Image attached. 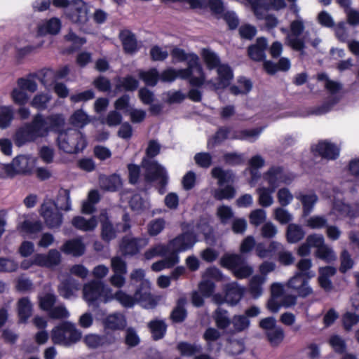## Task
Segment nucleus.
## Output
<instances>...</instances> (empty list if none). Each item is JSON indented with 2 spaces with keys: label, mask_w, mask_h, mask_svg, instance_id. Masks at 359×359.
<instances>
[{
  "label": "nucleus",
  "mask_w": 359,
  "mask_h": 359,
  "mask_svg": "<svg viewBox=\"0 0 359 359\" xmlns=\"http://www.w3.org/2000/svg\"><path fill=\"white\" fill-rule=\"evenodd\" d=\"M161 145L154 140L148 142L146 149V157L142 160V166L145 169V181L153 182L158 180V192L163 194L165 192L166 186L168 183V176L165 169L157 161H152L151 158L156 157L160 154Z\"/></svg>",
  "instance_id": "nucleus-1"
},
{
  "label": "nucleus",
  "mask_w": 359,
  "mask_h": 359,
  "mask_svg": "<svg viewBox=\"0 0 359 359\" xmlns=\"http://www.w3.org/2000/svg\"><path fill=\"white\" fill-rule=\"evenodd\" d=\"M70 209V191L62 189L57 196L56 201H49L41 204L40 213L45 220V224H62L63 215L60 210L68 211Z\"/></svg>",
  "instance_id": "nucleus-2"
},
{
  "label": "nucleus",
  "mask_w": 359,
  "mask_h": 359,
  "mask_svg": "<svg viewBox=\"0 0 359 359\" xmlns=\"http://www.w3.org/2000/svg\"><path fill=\"white\" fill-rule=\"evenodd\" d=\"M83 298L89 306L98 307L112 301V289L101 280H93L84 284Z\"/></svg>",
  "instance_id": "nucleus-3"
},
{
  "label": "nucleus",
  "mask_w": 359,
  "mask_h": 359,
  "mask_svg": "<svg viewBox=\"0 0 359 359\" xmlns=\"http://www.w3.org/2000/svg\"><path fill=\"white\" fill-rule=\"evenodd\" d=\"M82 333L75 324L65 321L54 327L50 332V338L54 344L70 347L81 339Z\"/></svg>",
  "instance_id": "nucleus-4"
},
{
  "label": "nucleus",
  "mask_w": 359,
  "mask_h": 359,
  "mask_svg": "<svg viewBox=\"0 0 359 359\" xmlns=\"http://www.w3.org/2000/svg\"><path fill=\"white\" fill-rule=\"evenodd\" d=\"M58 148L67 154H78L87 146L85 135L79 130L69 128L57 137Z\"/></svg>",
  "instance_id": "nucleus-5"
},
{
  "label": "nucleus",
  "mask_w": 359,
  "mask_h": 359,
  "mask_svg": "<svg viewBox=\"0 0 359 359\" xmlns=\"http://www.w3.org/2000/svg\"><path fill=\"white\" fill-rule=\"evenodd\" d=\"M222 265L231 270L234 276L238 279L250 277L253 273V269L247 264L240 255H226L221 259Z\"/></svg>",
  "instance_id": "nucleus-6"
},
{
  "label": "nucleus",
  "mask_w": 359,
  "mask_h": 359,
  "mask_svg": "<svg viewBox=\"0 0 359 359\" xmlns=\"http://www.w3.org/2000/svg\"><path fill=\"white\" fill-rule=\"evenodd\" d=\"M88 8L83 0H72L70 6L67 9L66 16L73 23L85 25L88 20Z\"/></svg>",
  "instance_id": "nucleus-7"
},
{
  "label": "nucleus",
  "mask_w": 359,
  "mask_h": 359,
  "mask_svg": "<svg viewBox=\"0 0 359 359\" xmlns=\"http://www.w3.org/2000/svg\"><path fill=\"white\" fill-rule=\"evenodd\" d=\"M311 151L314 156H320L326 160H336L339 156L340 149L336 144L323 140L311 145Z\"/></svg>",
  "instance_id": "nucleus-8"
},
{
  "label": "nucleus",
  "mask_w": 359,
  "mask_h": 359,
  "mask_svg": "<svg viewBox=\"0 0 359 359\" xmlns=\"http://www.w3.org/2000/svg\"><path fill=\"white\" fill-rule=\"evenodd\" d=\"M264 180L267 182L269 187L272 189V191L276 189L280 186V184H289L291 179L285 173L283 166L272 165L269 170L263 174Z\"/></svg>",
  "instance_id": "nucleus-9"
},
{
  "label": "nucleus",
  "mask_w": 359,
  "mask_h": 359,
  "mask_svg": "<svg viewBox=\"0 0 359 359\" xmlns=\"http://www.w3.org/2000/svg\"><path fill=\"white\" fill-rule=\"evenodd\" d=\"M196 241V233L192 231H186L170 241L168 244L170 251H175L179 253L191 248Z\"/></svg>",
  "instance_id": "nucleus-10"
},
{
  "label": "nucleus",
  "mask_w": 359,
  "mask_h": 359,
  "mask_svg": "<svg viewBox=\"0 0 359 359\" xmlns=\"http://www.w3.org/2000/svg\"><path fill=\"white\" fill-rule=\"evenodd\" d=\"M302 273H296L287 282V287L296 291L301 297H306L313 293L309 280Z\"/></svg>",
  "instance_id": "nucleus-11"
},
{
  "label": "nucleus",
  "mask_w": 359,
  "mask_h": 359,
  "mask_svg": "<svg viewBox=\"0 0 359 359\" xmlns=\"http://www.w3.org/2000/svg\"><path fill=\"white\" fill-rule=\"evenodd\" d=\"M148 243L149 238H147L124 237L121 244V250L124 255H135L139 253Z\"/></svg>",
  "instance_id": "nucleus-12"
},
{
  "label": "nucleus",
  "mask_w": 359,
  "mask_h": 359,
  "mask_svg": "<svg viewBox=\"0 0 359 359\" xmlns=\"http://www.w3.org/2000/svg\"><path fill=\"white\" fill-rule=\"evenodd\" d=\"M116 341V337L109 333L103 335L95 334H87L84 338V342L90 348H97L114 344Z\"/></svg>",
  "instance_id": "nucleus-13"
},
{
  "label": "nucleus",
  "mask_w": 359,
  "mask_h": 359,
  "mask_svg": "<svg viewBox=\"0 0 359 359\" xmlns=\"http://www.w3.org/2000/svg\"><path fill=\"white\" fill-rule=\"evenodd\" d=\"M268 43L265 37H258L255 44H252L248 48V55L249 57L255 62L264 61L266 59L265 51L267 49Z\"/></svg>",
  "instance_id": "nucleus-14"
},
{
  "label": "nucleus",
  "mask_w": 359,
  "mask_h": 359,
  "mask_svg": "<svg viewBox=\"0 0 359 359\" xmlns=\"http://www.w3.org/2000/svg\"><path fill=\"white\" fill-rule=\"evenodd\" d=\"M26 124L37 140L48 134L45 117L39 113L34 115L31 122Z\"/></svg>",
  "instance_id": "nucleus-15"
},
{
  "label": "nucleus",
  "mask_w": 359,
  "mask_h": 359,
  "mask_svg": "<svg viewBox=\"0 0 359 359\" xmlns=\"http://www.w3.org/2000/svg\"><path fill=\"white\" fill-rule=\"evenodd\" d=\"M80 289V283L69 276L62 280L58 286V292L65 299H71L76 296V292Z\"/></svg>",
  "instance_id": "nucleus-16"
},
{
  "label": "nucleus",
  "mask_w": 359,
  "mask_h": 359,
  "mask_svg": "<svg viewBox=\"0 0 359 359\" xmlns=\"http://www.w3.org/2000/svg\"><path fill=\"white\" fill-rule=\"evenodd\" d=\"M224 300L231 306L237 304L241 299L243 290L236 282L227 283L224 285Z\"/></svg>",
  "instance_id": "nucleus-17"
},
{
  "label": "nucleus",
  "mask_w": 359,
  "mask_h": 359,
  "mask_svg": "<svg viewBox=\"0 0 359 359\" xmlns=\"http://www.w3.org/2000/svg\"><path fill=\"white\" fill-rule=\"evenodd\" d=\"M36 140L26 123L18 128L13 135L15 144L19 147Z\"/></svg>",
  "instance_id": "nucleus-18"
},
{
  "label": "nucleus",
  "mask_w": 359,
  "mask_h": 359,
  "mask_svg": "<svg viewBox=\"0 0 359 359\" xmlns=\"http://www.w3.org/2000/svg\"><path fill=\"white\" fill-rule=\"evenodd\" d=\"M86 247L80 238L66 241L61 247V250L66 255L80 257L84 254Z\"/></svg>",
  "instance_id": "nucleus-19"
},
{
  "label": "nucleus",
  "mask_w": 359,
  "mask_h": 359,
  "mask_svg": "<svg viewBox=\"0 0 359 359\" xmlns=\"http://www.w3.org/2000/svg\"><path fill=\"white\" fill-rule=\"evenodd\" d=\"M139 81L132 75H126L124 77H117L116 90L121 92H134L139 87Z\"/></svg>",
  "instance_id": "nucleus-20"
},
{
  "label": "nucleus",
  "mask_w": 359,
  "mask_h": 359,
  "mask_svg": "<svg viewBox=\"0 0 359 359\" xmlns=\"http://www.w3.org/2000/svg\"><path fill=\"white\" fill-rule=\"evenodd\" d=\"M104 328L111 330H121L126 326V319L124 315L115 313L109 315L104 320Z\"/></svg>",
  "instance_id": "nucleus-21"
},
{
  "label": "nucleus",
  "mask_w": 359,
  "mask_h": 359,
  "mask_svg": "<svg viewBox=\"0 0 359 359\" xmlns=\"http://www.w3.org/2000/svg\"><path fill=\"white\" fill-rule=\"evenodd\" d=\"M218 82L217 88H226L233 79V74L231 68L227 64H220L217 67Z\"/></svg>",
  "instance_id": "nucleus-22"
},
{
  "label": "nucleus",
  "mask_w": 359,
  "mask_h": 359,
  "mask_svg": "<svg viewBox=\"0 0 359 359\" xmlns=\"http://www.w3.org/2000/svg\"><path fill=\"white\" fill-rule=\"evenodd\" d=\"M61 29V22L57 18H51L45 23L38 26V34L46 36L47 34L56 35Z\"/></svg>",
  "instance_id": "nucleus-23"
},
{
  "label": "nucleus",
  "mask_w": 359,
  "mask_h": 359,
  "mask_svg": "<svg viewBox=\"0 0 359 359\" xmlns=\"http://www.w3.org/2000/svg\"><path fill=\"white\" fill-rule=\"evenodd\" d=\"M48 133L54 132L57 133L64 132V126L65 125V119L62 114H51L45 118Z\"/></svg>",
  "instance_id": "nucleus-24"
},
{
  "label": "nucleus",
  "mask_w": 359,
  "mask_h": 359,
  "mask_svg": "<svg viewBox=\"0 0 359 359\" xmlns=\"http://www.w3.org/2000/svg\"><path fill=\"white\" fill-rule=\"evenodd\" d=\"M194 72L189 68L180 69L177 70V77L188 81L189 85L192 87L200 88L205 81L203 76H194Z\"/></svg>",
  "instance_id": "nucleus-25"
},
{
  "label": "nucleus",
  "mask_w": 359,
  "mask_h": 359,
  "mask_svg": "<svg viewBox=\"0 0 359 359\" xmlns=\"http://www.w3.org/2000/svg\"><path fill=\"white\" fill-rule=\"evenodd\" d=\"M112 224L109 220L108 213L106 210H102L97 217L93 216V218L87 221L83 217H74L71 224Z\"/></svg>",
  "instance_id": "nucleus-26"
},
{
  "label": "nucleus",
  "mask_w": 359,
  "mask_h": 359,
  "mask_svg": "<svg viewBox=\"0 0 359 359\" xmlns=\"http://www.w3.org/2000/svg\"><path fill=\"white\" fill-rule=\"evenodd\" d=\"M17 307L19 321L22 323H26L32 314V302L28 297H22L18 301Z\"/></svg>",
  "instance_id": "nucleus-27"
},
{
  "label": "nucleus",
  "mask_w": 359,
  "mask_h": 359,
  "mask_svg": "<svg viewBox=\"0 0 359 359\" xmlns=\"http://www.w3.org/2000/svg\"><path fill=\"white\" fill-rule=\"evenodd\" d=\"M211 174L213 178L217 180V184L219 187L225 184L233 182L235 175L231 170H224L221 167H215L212 169Z\"/></svg>",
  "instance_id": "nucleus-28"
},
{
  "label": "nucleus",
  "mask_w": 359,
  "mask_h": 359,
  "mask_svg": "<svg viewBox=\"0 0 359 359\" xmlns=\"http://www.w3.org/2000/svg\"><path fill=\"white\" fill-rule=\"evenodd\" d=\"M148 327L151 333L154 340L161 339L165 335L167 331V325L164 320H153L148 323Z\"/></svg>",
  "instance_id": "nucleus-29"
},
{
  "label": "nucleus",
  "mask_w": 359,
  "mask_h": 359,
  "mask_svg": "<svg viewBox=\"0 0 359 359\" xmlns=\"http://www.w3.org/2000/svg\"><path fill=\"white\" fill-rule=\"evenodd\" d=\"M187 300L185 298H180L175 307L170 313V320L175 323H182L187 316V311L185 309Z\"/></svg>",
  "instance_id": "nucleus-30"
},
{
  "label": "nucleus",
  "mask_w": 359,
  "mask_h": 359,
  "mask_svg": "<svg viewBox=\"0 0 359 359\" xmlns=\"http://www.w3.org/2000/svg\"><path fill=\"white\" fill-rule=\"evenodd\" d=\"M263 129V127H259L253 129L235 130L230 138L239 140H250V138H254L253 140H251V142H254L262 133Z\"/></svg>",
  "instance_id": "nucleus-31"
},
{
  "label": "nucleus",
  "mask_w": 359,
  "mask_h": 359,
  "mask_svg": "<svg viewBox=\"0 0 359 359\" xmlns=\"http://www.w3.org/2000/svg\"><path fill=\"white\" fill-rule=\"evenodd\" d=\"M38 300L39 308L48 313L54 307L57 297L53 292H44L39 294Z\"/></svg>",
  "instance_id": "nucleus-32"
},
{
  "label": "nucleus",
  "mask_w": 359,
  "mask_h": 359,
  "mask_svg": "<svg viewBox=\"0 0 359 359\" xmlns=\"http://www.w3.org/2000/svg\"><path fill=\"white\" fill-rule=\"evenodd\" d=\"M213 318L216 326L219 330H224L232 323V319H230L228 311L219 307L214 312Z\"/></svg>",
  "instance_id": "nucleus-33"
},
{
  "label": "nucleus",
  "mask_w": 359,
  "mask_h": 359,
  "mask_svg": "<svg viewBox=\"0 0 359 359\" xmlns=\"http://www.w3.org/2000/svg\"><path fill=\"white\" fill-rule=\"evenodd\" d=\"M177 350L182 356H193L202 352L203 348L201 344H191L185 341L178 343Z\"/></svg>",
  "instance_id": "nucleus-34"
},
{
  "label": "nucleus",
  "mask_w": 359,
  "mask_h": 359,
  "mask_svg": "<svg viewBox=\"0 0 359 359\" xmlns=\"http://www.w3.org/2000/svg\"><path fill=\"white\" fill-rule=\"evenodd\" d=\"M20 174H29L32 171L33 163L27 155H18L13 159Z\"/></svg>",
  "instance_id": "nucleus-35"
},
{
  "label": "nucleus",
  "mask_w": 359,
  "mask_h": 359,
  "mask_svg": "<svg viewBox=\"0 0 359 359\" xmlns=\"http://www.w3.org/2000/svg\"><path fill=\"white\" fill-rule=\"evenodd\" d=\"M14 119V111L12 106L0 105V128L6 129Z\"/></svg>",
  "instance_id": "nucleus-36"
},
{
  "label": "nucleus",
  "mask_w": 359,
  "mask_h": 359,
  "mask_svg": "<svg viewBox=\"0 0 359 359\" xmlns=\"http://www.w3.org/2000/svg\"><path fill=\"white\" fill-rule=\"evenodd\" d=\"M266 278L259 275L254 276L250 280L249 292L254 298H258L263 292L262 285Z\"/></svg>",
  "instance_id": "nucleus-37"
},
{
  "label": "nucleus",
  "mask_w": 359,
  "mask_h": 359,
  "mask_svg": "<svg viewBox=\"0 0 359 359\" xmlns=\"http://www.w3.org/2000/svg\"><path fill=\"white\" fill-rule=\"evenodd\" d=\"M138 75L140 79H142L147 86L151 87L155 86L160 79V75L156 68H151L147 71L140 70Z\"/></svg>",
  "instance_id": "nucleus-38"
},
{
  "label": "nucleus",
  "mask_w": 359,
  "mask_h": 359,
  "mask_svg": "<svg viewBox=\"0 0 359 359\" xmlns=\"http://www.w3.org/2000/svg\"><path fill=\"white\" fill-rule=\"evenodd\" d=\"M201 56L208 69H215L221 64L218 55L209 48H203Z\"/></svg>",
  "instance_id": "nucleus-39"
},
{
  "label": "nucleus",
  "mask_w": 359,
  "mask_h": 359,
  "mask_svg": "<svg viewBox=\"0 0 359 359\" xmlns=\"http://www.w3.org/2000/svg\"><path fill=\"white\" fill-rule=\"evenodd\" d=\"M170 251L168 244L165 245H156L155 246L147 250L144 257L145 259L150 260L156 257H165Z\"/></svg>",
  "instance_id": "nucleus-40"
},
{
  "label": "nucleus",
  "mask_w": 359,
  "mask_h": 359,
  "mask_svg": "<svg viewBox=\"0 0 359 359\" xmlns=\"http://www.w3.org/2000/svg\"><path fill=\"white\" fill-rule=\"evenodd\" d=\"M265 334L270 344L274 347L279 346L285 338L284 330L280 326L266 332Z\"/></svg>",
  "instance_id": "nucleus-41"
},
{
  "label": "nucleus",
  "mask_w": 359,
  "mask_h": 359,
  "mask_svg": "<svg viewBox=\"0 0 359 359\" xmlns=\"http://www.w3.org/2000/svg\"><path fill=\"white\" fill-rule=\"evenodd\" d=\"M280 247V243L272 241L269 248H266L264 244L259 243L255 246L256 254L262 259L271 257L273 252L277 251Z\"/></svg>",
  "instance_id": "nucleus-42"
},
{
  "label": "nucleus",
  "mask_w": 359,
  "mask_h": 359,
  "mask_svg": "<svg viewBox=\"0 0 359 359\" xmlns=\"http://www.w3.org/2000/svg\"><path fill=\"white\" fill-rule=\"evenodd\" d=\"M123 50L126 53L133 54L137 51V41L134 34L129 32L121 39Z\"/></svg>",
  "instance_id": "nucleus-43"
},
{
  "label": "nucleus",
  "mask_w": 359,
  "mask_h": 359,
  "mask_svg": "<svg viewBox=\"0 0 359 359\" xmlns=\"http://www.w3.org/2000/svg\"><path fill=\"white\" fill-rule=\"evenodd\" d=\"M302 203L303 215L308 216L313 210L315 203L318 201V196L315 194H302L297 197Z\"/></svg>",
  "instance_id": "nucleus-44"
},
{
  "label": "nucleus",
  "mask_w": 359,
  "mask_h": 359,
  "mask_svg": "<svg viewBox=\"0 0 359 359\" xmlns=\"http://www.w3.org/2000/svg\"><path fill=\"white\" fill-rule=\"evenodd\" d=\"M236 189L231 184H227L224 187H219L215 190L214 198L219 201L230 200L236 196Z\"/></svg>",
  "instance_id": "nucleus-45"
},
{
  "label": "nucleus",
  "mask_w": 359,
  "mask_h": 359,
  "mask_svg": "<svg viewBox=\"0 0 359 359\" xmlns=\"http://www.w3.org/2000/svg\"><path fill=\"white\" fill-rule=\"evenodd\" d=\"M29 76L37 79L43 86L50 85L55 80L54 71L51 69H43L38 72L29 74Z\"/></svg>",
  "instance_id": "nucleus-46"
},
{
  "label": "nucleus",
  "mask_w": 359,
  "mask_h": 359,
  "mask_svg": "<svg viewBox=\"0 0 359 359\" xmlns=\"http://www.w3.org/2000/svg\"><path fill=\"white\" fill-rule=\"evenodd\" d=\"M275 191H272L270 187H260L257 189L259 194V204L264 208L270 206L273 203V197L271 194Z\"/></svg>",
  "instance_id": "nucleus-47"
},
{
  "label": "nucleus",
  "mask_w": 359,
  "mask_h": 359,
  "mask_svg": "<svg viewBox=\"0 0 359 359\" xmlns=\"http://www.w3.org/2000/svg\"><path fill=\"white\" fill-rule=\"evenodd\" d=\"M114 299L125 308H132L135 304V299L122 290H118L114 294L112 293V300Z\"/></svg>",
  "instance_id": "nucleus-48"
},
{
  "label": "nucleus",
  "mask_w": 359,
  "mask_h": 359,
  "mask_svg": "<svg viewBox=\"0 0 359 359\" xmlns=\"http://www.w3.org/2000/svg\"><path fill=\"white\" fill-rule=\"evenodd\" d=\"M305 235V231L302 226H287V240L289 243H294L302 240Z\"/></svg>",
  "instance_id": "nucleus-49"
},
{
  "label": "nucleus",
  "mask_w": 359,
  "mask_h": 359,
  "mask_svg": "<svg viewBox=\"0 0 359 359\" xmlns=\"http://www.w3.org/2000/svg\"><path fill=\"white\" fill-rule=\"evenodd\" d=\"M316 256L327 263H330L337 259V255L332 248L325 244L321 246L320 248L316 250Z\"/></svg>",
  "instance_id": "nucleus-50"
},
{
  "label": "nucleus",
  "mask_w": 359,
  "mask_h": 359,
  "mask_svg": "<svg viewBox=\"0 0 359 359\" xmlns=\"http://www.w3.org/2000/svg\"><path fill=\"white\" fill-rule=\"evenodd\" d=\"M71 123L76 127H83L89 122L88 114L83 109L76 110L70 116Z\"/></svg>",
  "instance_id": "nucleus-51"
},
{
  "label": "nucleus",
  "mask_w": 359,
  "mask_h": 359,
  "mask_svg": "<svg viewBox=\"0 0 359 359\" xmlns=\"http://www.w3.org/2000/svg\"><path fill=\"white\" fill-rule=\"evenodd\" d=\"M232 324L236 332H241L250 327V321L244 315H235L232 318Z\"/></svg>",
  "instance_id": "nucleus-52"
},
{
  "label": "nucleus",
  "mask_w": 359,
  "mask_h": 359,
  "mask_svg": "<svg viewBox=\"0 0 359 359\" xmlns=\"http://www.w3.org/2000/svg\"><path fill=\"white\" fill-rule=\"evenodd\" d=\"M186 61L187 62V68H189L193 72L196 71L199 76H203L205 78V74L199 62V57L196 53H189V58Z\"/></svg>",
  "instance_id": "nucleus-53"
},
{
  "label": "nucleus",
  "mask_w": 359,
  "mask_h": 359,
  "mask_svg": "<svg viewBox=\"0 0 359 359\" xmlns=\"http://www.w3.org/2000/svg\"><path fill=\"white\" fill-rule=\"evenodd\" d=\"M93 86L99 92L108 93L111 90L110 80L106 76L100 75L93 81Z\"/></svg>",
  "instance_id": "nucleus-54"
},
{
  "label": "nucleus",
  "mask_w": 359,
  "mask_h": 359,
  "mask_svg": "<svg viewBox=\"0 0 359 359\" xmlns=\"http://www.w3.org/2000/svg\"><path fill=\"white\" fill-rule=\"evenodd\" d=\"M223 161L228 165H240L244 163L243 154L236 152H226L223 155Z\"/></svg>",
  "instance_id": "nucleus-55"
},
{
  "label": "nucleus",
  "mask_w": 359,
  "mask_h": 359,
  "mask_svg": "<svg viewBox=\"0 0 359 359\" xmlns=\"http://www.w3.org/2000/svg\"><path fill=\"white\" fill-rule=\"evenodd\" d=\"M11 97L13 103L19 106H25L29 101L27 93L17 88L13 89L11 93Z\"/></svg>",
  "instance_id": "nucleus-56"
},
{
  "label": "nucleus",
  "mask_w": 359,
  "mask_h": 359,
  "mask_svg": "<svg viewBox=\"0 0 359 359\" xmlns=\"http://www.w3.org/2000/svg\"><path fill=\"white\" fill-rule=\"evenodd\" d=\"M297 267L299 270L297 273H302V275L306 276L307 278L314 277L315 273L311 271L312 262L310 259H300L297 264Z\"/></svg>",
  "instance_id": "nucleus-57"
},
{
  "label": "nucleus",
  "mask_w": 359,
  "mask_h": 359,
  "mask_svg": "<svg viewBox=\"0 0 359 359\" xmlns=\"http://www.w3.org/2000/svg\"><path fill=\"white\" fill-rule=\"evenodd\" d=\"M341 264L339 266V271L342 273H345L348 270L351 269L354 265V261L351 258L350 253L346 250H344L340 255Z\"/></svg>",
  "instance_id": "nucleus-58"
},
{
  "label": "nucleus",
  "mask_w": 359,
  "mask_h": 359,
  "mask_svg": "<svg viewBox=\"0 0 359 359\" xmlns=\"http://www.w3.org/2000/svg\"><path fill=\"white\" fill-rule=\"evenodd\" d=\"M339 101V98L337 97H332L328 99L327 101L323 103L320 106H318L314 108L313 113L316 115H321L327 113L331 109L337 104Z\"/></svg>",
  "instance_id": "nucleus-59"
},
{
  "label": "nucleus",
  "mask_w": 359,
  "mask_h": 359,
  "mask_svg": "<svg viewBox=\"0 0 359 359\" xmlns=\"http://www.w3.org/2000/svg\"><path fill=\"white\" fill-rule=\"evenodd\" d=\"M221 335L220 332L216 328L208 327L205 330L203 337L207 343L208 350H212V343L219 339Z\"/></svg>",
  "instance_id": "nucleus-60"
},
{
  "label": "nucleus",
  "mask_w": 359,
  "mask_h": 359,
  "mask_svg": "<svg viewBox=\"0 0 359 359\" xmlns=\"http://www.w3.org/2000/svg\"><path fill=\"white\" fill-rule=\"evenodd\" d=\"M278 251V261L280 264L283 266H290L294 262L295 259L292 253L284 250L281 244Z\"/></svg>",
  "instance_id": "nucleus-61"
},
{
  "label": "nucleus",
  "mask_w": 359,
  "mask_h": 359,
  "mask_svg": "<svg viewBox=\"0 0 359 359\" xmlns=\"http://www.w3.org/2000/svg\"><path fill=\"white\" fill-rule=\"evenodd\" d=\"M196 163L201 168H208L212 163V158L208 152H199L194 156Z\"/></svg>",
  "instance_id": "nucleus-62"
},
{
  "label": "nucleus",
  "mask_w": 359,
  "mask_h": 359,
  "mask_svg": "<svg viewBox=\"0 0 359 359\" xmlns=\"http://www.w3.org/2000/svg\"><path fill=\"white\" fill-rule=\"evenodd\" d=\"M127 168L128 170V182L133 185L137 184L141 174L140 165L134 163H128Z\"/></svg>",
  "instance_id": "nucleus-63"
},
{
  "label": "nucleus",
  "mask_w": 359,
  "mask_h": 359,
  "mask_svg": "<svg viewBox=\"0 0 359 359\" xmlns=\"http://www.w3.org/2000/svg\"><path fill=\"white\" fill-rule=\"evenodd\" d=\"M278 201L282 207L288 205L293 200V195L289 189L283 187L280 189L277 193Z\"/></svg>",
  "instance_id": "nucleus-64"
}]
</instances>
